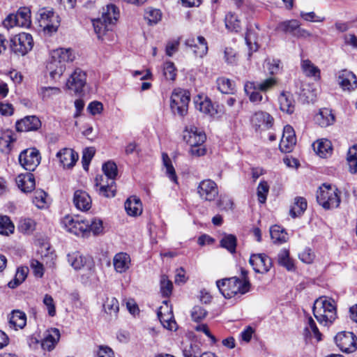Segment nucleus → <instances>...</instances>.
<instances>
[{"label":"nucleus","instance_id":"obj_1","mask_svg":"<svg viewBox=\"0 0 357 357\" xmlns=\"http://www.w3.org/2000/svg\"><path fill=\"white\" fill-rule=\"evenodd\" d=\"M50 61L47 69L53 79L59 78L66 70V63L73 62L75 59V54L70 48H58L50 53Z\"/></svg>","mask_w":357,"mask_h":357},{"label":"nucleus","instance_id":"obj_2","mask_svg":"<svg viewBox=\"0 0 357 357\" xmlns=\"http://www.w3.org/2000/svg\"><path fill=\"white\" fill-rule=\"evenodd\" d=\"M312 312L317 321L325 326L331 325L337 318V309L334 300L326 296L316 299Z\"/></svg>","mask_w":357,"mask_h":357},{"label":"nucleus","instance_id":"obj_3","mask_svg":"<svg viewBox=\"0 0 357 357\" xmlns=\"http://www.w3.org/2000/svg\"><path fill=\"white\" fill-rule=\"evenodd\" d=\"M216 284L226 298H231L238 294H246L250 291L251 285L248 280H241L236 277L218 280Z\"/></svg>","mask_w":357,"mask_h":357},{"label":"nucleus","instance_id":"obj_4","mask_svg":"<svg viewBox=\"0 0 357 357\" xmlns=\"http://www.w3.org/2000/svg\"><path fill=\"white\" fill-rule=\"evenodd\" d=\"M317 201L325 209L337 208L340 204L337 189L324 183L317 191Z\"/></svg>","mask_w":357,"mask_h":357},{"label":"nucleus","instance_id":"obj_5","mask_svg":"<svg viewBox=\"0 0 357 357\" xmlns=\"http://www.w3.org/2000/svg\"><path fill=\"white\" fill-rule=\"evenodd\" d=\"M10 43L11 51L21 56L26 54L32 50L33 46L32 36L24 32L20 33L12 37Z\"/></svg>","mask_w":357,"mask_h":357},{"label":"nucleus","instance_id":"obj_6","mask_svg":"<svg viewBox=\"0 0 357 357\" xmlns=\"http://www.w3.org/2000/svg\"><path fill=\"white\" fill-rule=\"evenodd\" d=\"M190 93L185 90H175L171 96L170 107L174 114L184 116L188 109Z\"/></svg>","mask_w":357,"mask_h":357},{"label":"nucleus","instance_id":"obj_7","mask_svg":"<svg viewBox=\"0 0 357 357\" xmlns=\"http://www.w3.org/2000/svg\"><path fill=\"white\" fill-rule=\"evenodd\" d=\"M337 347L344 353H352L357 349V337L352 332L342 331L335 336Z\"/></svg>","mask_w":357,"mask_h":357},{"label":"nucleus","instance_id":"obj_8","mask_svg":"<svg viewBox=\"0 0 357 357\" xmlns=\"http://www.w3.org/2000/svg\"><path fill=\"white\" fill-rule=\"evenodd\" d=\"M40 155L38 150L35 148L22 151L19 155V162L26 170L32 172L40 162Z\"/></svg>","mask_w":357,"mask_h":357},{"label":"nucleus","instance_id":"obj_9","mask_svg":"<svg viewBox=\"0 0 357 357\" xmlns=\"http://www.w3.org/2000/svg\"><path fill=\"white\" fill-rule=\"evenodd\" d=\"M86 83V73L80 68H76L67 80L66 86L75 93H81Z\"/></svg>","mask_w":357,"mask_h":357},{"label":"nucleus","instance_id":"obj_10","mask_svg":"<svg viewBox=\"0 0 357 357\" xmlns=\"http://www.w3.org/2000/svg\"><path fill=\"white\" fill-rule=\"evenodd\" d=\"M249 262L256 273L261 274L266 273L272 267V260L266 254H252Z\"/></svg>","mask_w":357,"mask_h":357},{"label":"nucleus","instance_id":"obj_11","mask_svg":"<svg viewBox=\"0 0 357 357\" xmlns=\"http://www.w3.org/2000/svg\"><path fill=\"white\" fill-rule=\"evenodd\" d=\"M199 197L206 201H213L218 195L217 184L211 179L202 181L197 187Z\"/></svg>","mask_w":357,"mask_h":357},{"label":"nucleus","instance_id":"obj_12","mask_svg":"<svg viewBox=\"0 0 357 357\" xmlns=\"http://www.w3.org/2000/svg\"><path fill=\"white\" fill-rule=\"evenodd\" d=\"M296 144V137L294 128L289 125L285 126L279 144L280 150L283 153H290Z\"/></svg>","mask_w":357,"mask_h":357},{"label":"nucleus","instance_id":"obj_13","mask_svg":"<svg viewBox=\"0 0 357 357\" xmlns=\"http://www.w3.org/2000/svg\"><path fill=\"white\" fill-rule=\"evenodd\" d=\"M206 136L202 131L198 130L194 126L186 127L183 133V139L190 146L200 145L204 144Z\"/></svg>","mask_w":357,"mask_h":357},{"label":"nucleus","instance_id":"obj_14","mask_svg":"<svg viewBox=\"0 0 357 357\" xmlns=\"http://www.w3.org/2000/svg\"><path fill=\"white\" fill-rule=\"evenodd\" d=\"M337 82L344 91H351L357 88L356 76L347 70H342L338 73Z\"/></svg>","mask_w":357,"mask_h":357},{"label":"nucleus","instance_id":"obj_15","mask_svg":"<svg viewBox=\"0 0 357 357\" xmlns=\"http://www.w3.org/2000/svg\"><path fill=\"white\" fill-rule=\"evenodd\" d=\"M41 127V121L36 116H27L17 121L15 128L18 132L35 131Z\"/></svg>","mask_w":357,"mask_h":357},{"label":"nucleus","instance_id":"obj_16","mask_svg":"<svg viewBox=\"0 0 357 357\" xmlns=\"http://www.w3.org/2000/svg\"><path fill=\"white\" fill-rule=\"evenodd\" d=\"M252 126L256 130L264 126L266 129L271 128L274 123L273 117L268 113L263 111L256 112L250 119Z\"/></svg>","mask_w":357,"mask_h":357},{"label":"nucleus","instance_id":"obj_17","mask_svg":"<svg viewBox=\"0 0 357 357\" xmlns=\"http://www.w3.org/2000/svg\"><path fill=\"white\" fill-rule=\"evenodd\" d=\"M103 183V176H96V186L97 188L99 187V188L97 189L99 195L107 198L114 197L116 192L115 181L111 179L110 181H107L106 183Z\"/></svg>","mask_w":357,"mask_h":357},{"label":"nucleus","instance_id":"obj_18","mask_svg":"<svg viewBox=\"0 0 357 357\" xmlns=\"http://www.w3.org/2000/svg\"><path fill=\"white\" fill-rule=\"evenodd\" d=\"M56 158L63 167H73L79 158L77 153L71 149L64 148L56 153Z\"/></svg>","mask_w":357,"mask_h":357},{"label":"nucleus","instance_id":"obj_19","mask_svg":"<svg viewBox=\"0 0 357 357\" xmlns=\"http://www.w3.org/2000/svg\"><path fill=\"white\" fill-rule=\"evenodd\" d=\"M73 204L77 209L82 211H86L91 208L92 201L86 192L77 190L74 193Z\"/></svg>","mask_w":357,"mask_h":357},{"label":"nucleus","instance_id":"obj_20","mask_svg":"<svg viewBox=\"0 0 357 357\" xmlns=\"http://www.w3.org/2000/svg\"><path fill=\"white\" fill-rule=\"evenodd\" d=\"M60 338L59 330L56 328H52L47 331L44 339L42 341L41 347L44 350L52 351L54 349L56 344Z\"/></svg>","mask_w":357,"mask_h":357},{"label":"nucleus","instance_id":"obj_21","mask_svg":"<svg viewBox=\"0 0 357 357\" xmlns=\"http://www.w3.org/2000/svg\"><path fill=\"white\" fill-rule=\"evenodd\" d=\"M198 44H195V40L194 38H189L186 39L185 44L190 47H194V53L196 56L203 57L208 52V44L204 37H197Z\"/></svg>","mask_w":357,"mask_h":357},{"label":"nucleus","instance_id":"obj_22","mask_svg":"<svg viewBox=\"0 0 357 357\" xmlns=\"http://www.w3.org/2000/svg\"><path fill=\"white\" fill-rule=\"evenodd\" d=\"M278 84V79L275 77H271L260 82H248L245 84V91L248 93V87L253 89L259 90V91L266 92L273 89Z\"/></svg>","mask_w":357,"mask_h":357},{"label":"nucleus","instance_id":"obj_23","mask_svg":"<svg viewBox=\"0 0 357 357\" xmlns=\"http://www.w3.org/2000/svg\"><path fill=\"white\" fill-rule=\"evenodd\" d=\"M130 257L127 253L119 252L115 255L113 259V264L117 273H123L130 268Z\"/></svg>","mask_w":357,"mask_h":357},{"label":"nucleus","instance_id":"obj_24","mask_svg":"<svg viewBox=\"0 0 357 357\" xmlns=\"http://www.w3.org/2000/svg\"><path fill=\"white\" fill-rule=\"evenodd\" d=\"M307 207V202L303 197H296L294 202L290 206L289 215L292 218H296L302 216Z\"/></svg>","mask_w":357,"mask_h":357},{"label":"nucleus","instance_id":"obj_25","mask_svg":"<svg viewBox=\"0 0 357 357\" xmlns=\"http://www.w3.org/2000/svg\"><path fill=\"white\" fill-rule=\"evenodd\" d=\"M16 183L18 188L24 192H31L35 188V179L31 173L18 175Z\"/></svg>","mask_w":357,"mask_h":357},{"label":"nucleus","instance_id":"obj_26","mask_svg":"<svg viewBox=\"0 0 357 357\" xmlns=\"http://www.w3.org/2000/svg\"><path fill=\"white\" fill-rule=\"evenodd\" d=\"M68 261L70 266L75 270H79L82 268L91 263L90 258L83 256L79 252H73L68 254Z\"/></svg>","mask_w":357,"mask_h":357},{"label":"nucleus","instance_id":"obj_27","mask_svg":"<svg viewBox=\"0 0 357 357\" xmlns=\"http://www.w3.org/2000/svg\"><path fill=\"white\" fill-rule=\"evenodd\" d=\"M335 119V116L332 113V111L328 108L320 109L319 112L315 116L316 122L323 128L333 124Z\"/></svg>","mask_w":357,"mask_h":357},{"label":"nucleus","instance_id":"obj_28","mask_svg":"<svg viewBox=\"0 0 357 357\" xmlns=\"http://www.w3.org/2000/svg\"><path fill=\"white\" fill-rule=\"evenodd\" d=\"M280 109L287 114L294 112V100L292 95L288 92H282L278 98Z\"/></svg>","mask_w":357,"mask_h":357},{"label":"nucleus","instance_id":"obj_29","mask_svg":"<svg viewBox=\"0 0 357 357\" xmlns=\"http://www.w3.org/2000/svg\"><path fill=\"white\" fill-rule=\"evenodd\" d=\"M9 324L10 327H13L15 330L23 328L26 324V314L19 310H13L9 317Z\"/></svg>","mask_w":357,"mask_h":357},{"label":"nucleus","instance_id":"obj_30","mask_svg":"<svg viewBox=\"0 0 357 357\" xmlns=\"http://www.w3.org/2000/svg\"><path fill=\"white\" fill-rule=\"evenodd\" d=\"M104 312L109 315L111 319H116L119 311V303L114 297H107L103 303Z\"/></svg>","mask_w":357,"mask_h":357},{"label":"nucleus","instance_id":"obj_31","mask_svg":"<svg viewBox=\"0 0 357 357\" xmlns=\"http://www.w3.org/2000/svg\"><path fill=\"white\" fill-rule=\"evenodd\" d=\"M125 209L129 215L137 216L142 212V206L139 199L130 197L125 202Z\"/></svg>","mask_w":357,"mask_h":357},{"label":"nucleus","instance_id":"obj_32","mask_svg":"<svg viewBox=\"0 0 357 357\" xmlns=\"http://www.w3.org/2000/svg\"><path fill=\"white\" fill-rule=\"evenodd\" d=\"M278 263L280 266L285 268L288 271H294L296 268L294 261L289 257V251L287 249H282L278 255Z\"/></svg>","mask_w":357,"mask_h":357},{"label":"nucleus","instance_id":"obj_33","mask_svg":"<svg viewBox=\"0 0 357 357\" xmlns=\"http://www.w3.org/2000/svg\"><path fill=\"white\" fill-rule=\"evenodd\" d=\"M270 234L274 243L282 244L288 240V234L284 229L277 225L270 228Z\"/></svg>","mask_w":357,"mask_h":357},{"label":"nucleus","instance_id":"obj_34","mask_svg":"<svg viewBox=\"0 0 357 357\" xmlns=\"http://www.w3.org/2000/svg\"><path fill=\"white\" fill-rule=\"evenodd\" d=\"M38 93L43 101H47L60 95L61 90L60 88L55 86H40L38 89Z\"/></svg>","mask_w":357,"mask_h":357},{"label":"nucleus","instance_id":"obj_35","mask_svg":"<svg viewBox=\"0 0 357 357\" xmlns=\"http://www.w3.org/2000/svg\"><path fill=\"white\" fill-rule=\"evenodd\" d=\"M119 17V10L114 4H109L106 8H103L102 18L108 22L109 24H114Z\"/></svg>","mask_w":357,"mask_h":357},{"label":"nucleus","instance_id":"obj_36","mask_svg":"<svg viewBox=\"0 0 357 357\" xmlns=\"http://www.w3.org/2000/svg\"><path fill=\"white\" fill-rule=\"evenodd\" d=\"M17 19V26L20 27H29L31 24V11L26 7L20 8L15 13Z\"/></svg>","mask_w":357,"mask_h":357},{"label":"nucleus","instance_id":"obj_37","mask_svg":"<svg viewBox=\"0 0 357 357\" xmlns=\"http://www.w3.org/2000/svg\"><path fill=\"white\" fill-rule=\"evenodd\" d=\"M86 224H87L86 219H84L80 216H77L75 224H73V227H71L70 232L74 234L76 236H84L86 233H87V230L89 229V227Z\"/></svg>","mask_w":357,"mask_h":357},{"label":"nucleus","instance_id":"obj_38","mask_svg":"<svg viewBox=\"0 0 357 357\" xmlns=\"http://www.w3.org/2000/svg\"><path fill=\"white\" fill-rule=\"evenodd\" d=\"M314 149L320 157L326 158L332 151L331 142L327 139L317 141Z\"/></svg>","mask_w":357,"mask_h":357},{"label":"nucleus","instance_id":"obj_39","mask_svg":"<svg viewBox=\"0 0 357 357\" xmlns=\"http://www.w3.org/2000/svg\"><path fill=\"white\" fill-rule=\"evenodd\" d=\"M15 139L10 132L3 134L0 137V150L2 153L8 154L12 150L13 143Z\"/></svg>","mask_w":357,"mask_h":357},{"label":"nucleus","instance_id":"obj_40","mask_svg":"<svg viewBox=\"0 0 357 357\" xmlns=\"http://www.w3.org/2000/svg\"><path fill=\"white\" fill-rule=\"evenodd\" d=\"M163 165L166 169V174L174 183H177V176L172 165V160L166 153L162 154Z\"/></svg>","mask_w":357,"mask_h":357},{"label":"nucleus","instance_id":"obj_41","mask_svg":"<svg viewBox=\"0 0 357 357\" xmlns=\"http://www.w3.org/2000/svg\"><path fill=\"white\" fill-rule=\"evenodd\" d=\"M299 26V22L296 20H287L278 24L276 29L284 33H289L294 35L296 28Z\"/></svg>","mask_w":357,"mask_h":357},{"label":"nucleus","instance_id":"obj_42","mask_svg":"<svg viewBox=\"0 0 357 357\" xmlns=\"http://www.w3.org/2000/svg\"><path fill=\"white\" fill-rule=\"evenodd\" d=\"M217 85L218 90L222 93H232L235 89L234 82L224 77L217 79Z\"/></svg>","mask_w":357,"mask_h":357},{"label":"nucleus","instance_id":"obj_43","mask_svg":"<svg viewBox=\"0 0 357 357\" xmlns=\"http://www.w3.org/2000/svg\"><path fill=\"white\" fill-rule=\"evenodd\" d=\"M28 268L26 267H20L17 269L15 278L13 280L10 281L8 284V286L14 289L19 286L22 282L24 281L27 276Z\"/></svg>","mask_w":357,"mask_h":357},{"label":"nucleus","instance_id":"obj_44","mask_svg":"<svg viewBox=\"0 0 357 357\" xmlns=\"http://www.w3.org/2000/svg\"><path fill=\"white\" fill-rule=\"evenodd\" d=\"M347 162L350 172L357 174V145H354L349 149Z\"/></svg>","mask_w":357,"mask_h":357},{"label":"nucleus","instance_id":"obj_45","mask_svg":"<svg viewBox=\"0 0 357 357\" xmlns=\"http://www.w3.org/2000/svg\"><path fill=\"white\" fill-rule=\"evenodd\" d=\"M36 229V222L29 218H21L18 224V230L24 234H31Z\"/></svg>","mask_w":357,"mask_h":357},{"label":"nucleus","instance_id":"obj_46","mask_svg":"<svg viewBox=\"0 0 357 357\" xmlns=\"http://www.w3.org/2000/svg\"><path fill=\"white\" fill-rule=\"evenodd\" d=\"M102 169L105 174L104 178H106L107 181H110L111 179L114 181L117 176V166L114 162L108 161L104 163Z\"/></svg>","mask_w":357,"mask_h":357},{"label":"nucleus","instance_id":"obj_47","mask_svg":"<svg viewBox=\"0 0 357 357\" xmlns=\"http://www.w3.org/2000/svg\"><path fill=\"white\" fill-rule=\"evenodd\" d=\"M226 28L236 33L241 30L240 21L238 20L235 14L229 13L225 16Z\"/></svg>","mask_w":357,"mask_h":357},{"label":"nucleus","instance_id":"obj_48","mask_svg":"<svg viewBox=\"0 0 357 357\" xmlns=\"http://www.w3.org/2000/svg\"><path fill=\"white\" fill-rule=\"evenodd\" d=\"M14 225L7 215H0V234L9 235L14 231Z\"/></svg>","mask_w":357,"mask_h":357},{"label":"nucleus","instance_id":"obj_49","mask_svg":"<svg viewBox=\"0 0 357 357\" xmlns=\"http://www.w3.org/2000/svg\"><path fill=\"white\" fill-rule=\"evenodd\" d=\"M266 67L271 75L280 73L282 69L281 61L278 59H267L265 60Z\"/></svg>","mask_w":357,"mask_h":357},{"label":"nucleus","instance_id":"obj_50","mask_svg":"<svg viewBox=\"0 0 357 357\" xmlns=\"http://www.w3.org/2000/svg\"><path fill=\"white\" fill-rule=\"evenodd\" d=\"M93 25L94 31L98 36V38H100L106 31L109 30V26L108 22L105 21L102 17L98 18L93 21Z\"/></svg>","mask_w":357,"mask_h":357},{"label":"nucleus","instance_id":"obj_51","mask_svg":"<svg viewBox=\"0 0 357 357\" xmlns=\"http://www.w3.org/2000/svg\"><path fill=\"white\" fill-rule=\"evenodd\" d=\"M236 237L234 235L227 234L221 239L220 245L229 252L234 253L236 252Z\"/></svg>","mask_w":357,"mask_h":357},{"label":"nucleus","instance_id":"obj_52","mask_svg":"<svg viewBox=\"0 0 357 357\" xmlns=\"http://www.w3.org/2000/svg\"><path fill=\"white\" fill-rule=\"evenodd\" d=\"M162 307L158 311V317L163 326L164 328L173 331L176 328V323L174 319H173L172 315L169 314V317L168 316L164 315L161 312Z\"/></svg>","mask_w":357,"mask_h":357},{"label":"nucleus","instance_id":"obj_53","mask_svg":"<svg viewBox=\"0 0 357 357\" xmlns=\"http://www.w3.org/2000/svg\"><path fill=\"white\" fill-rule=\"evenodd\" d=\"M301 67L303 73L308 77H319L320 70L310 60L306 59L302 61Z\"/></svg>","mask_w":357,"mask_h":357},{"label":"nucleus","instance_id":"obj_54","mask_svg":"<svg viewBox=\"0 0 357 357\" xmlns=\"http://www.w3.org/2000/svg\"><path fill=\"white\" fill-rule=\"evenodd\" d=\"M54 13L51 10L43 8L40 10V21L44 24L45 27L50 31L52 29H54V31L56 30V27L49 24L52 21V18L54 17Z\"/></svg>","mask_w":357,"mask_h":357},{"label":"nucleus","instance_id":"obj_55","mask_svg":"<svg viewBox=\"0 0 357 357\" xmlns=\"http://www.w3.org/2000/svg\"><path fill=\"white\" fill-rule=\"evenodd\" d=\"M47 194L43 190H36L33 196V203L38 208H43L47 204Z\"/></svg>","mask_w":357,"mask_h":357},{"label":"nucleus","instance_id":"obj_56","mask_svg":"<svg viewBox=\"0 0 357 357\" xmlns=\"http://www.w3.org/2000/svg\"><path fill=\"white\" fill-rule=\"evenodd\" d=\"M163 75L167 80L174 81L176 77V68L172 61H167L163 66Z\"/></svg>","mask_w":357,"mask_h":357},{"label":"nucleus","instance_id":"obj_57","mask_svg":"<svg viewBox=\"0 0 357 357\" xmlns=\"http://www.w3.org/2000/svg\"><path fill=\"white\" fill-rule=\"evenodd\" d=\"M144 17L148 20L149 24H155L161 20L162 13L159 9L150 8L146 10Z\"/></svg>","mask_w":357,"mask_h":357},{"label":"nucleus","instance_id":"obj_58","mask_svg":"<svg viewBox=\"0 0 357 357\" xmlns=\"http://www.w3.org/2000/svg\"><path fill=\"white\" fill-rule=\"evenodd\" d=\"M195 104L196 108L199 109L200 112L206 114H213L214 109L211 103V101L209 99L205 98V100H201L200 102H198V100H197L195 102Z\"/></svg>","mask_w":357,"mask_h":357},{"label":"nucleus","instance_id":"obj_59","mask_svg":"<svg viewBox=\"0 0 357 357\" xmlns=\"http://www.w3.org/2000/svg\"><path fill=\"white\" fill-rule=\"evenodd\" d=\"M172 282L165 275L162 276L160 280V292L163 297H169L172 292Z\"/></svg>","mask_w":357,"mask_h":357},{"label":"nucleus","instance_id":"obj_60","mask_svg":"<svg viewBox=\"0 0 357 357\" xmlns=\"http://www.w3.org/2000/svg\"><path fill=\"white\" fill-rule=\"evenodd\" d=\"M89 229L87 232L92 231L95 235L99 234L102 231V222L100 219L92 218L86 220Z\"/></svg>","mask_w":357,"mask_h":357},{"label":"nucleus","instance_id":"obj_61","mask_svg":"<svg viewBox=\"0 0 357 357\" xmlns=\"http://www.w3.org/2000/svg\"><path fill=\"white\" fill-rule=\"evenodd\" d=\"M268 190L269 186L268 183L265 181H261L257 187V192L258 200L260 203L264 204L266 202Z\"/></svg>","mask_w":357,"mask_h":357},{"label":"nucleus","instance_id":"obj_62","mask_svg":"<svg viewBox=\"0 0 357 357\" xmlns=\"http://www.w3.org/2000/svg\"><path fill=\"white\" fill-rule=\"evenodd\" d=\"M207 315V311L201 306H195L191 311V317L193 321H200Z\"/></svg>","mask_w":357,"mask_h":357},{"label":"nucleus","instance_id":"obj_63","mask_svg":"<svg viewBox=\"0 0 357 357\" xmlns=\"http://www.w3.org/2000/svg\"><path fill=\"white\" fill-rule=\"evenodd\" d=\"M224 58L227 64L235 65L237 63L236 52L231 47H226L225 49Z\"/></svg>","mask_w":357,"mask_h":357},{"label":"nucleus","instance_id":"obj_64","mask_svg":"<svg viewBox=\"0 0 357 357\" xmlns=\"http://www.w3.org/2000/svg\"><path fill=\"white\" fill-rule=\"evenodd\" d=\"M184 357H198L200 354V348L199 345L190 344L183 350Z\"/></svg>","mask_w":357,"mask_h":357}]
</instances>
